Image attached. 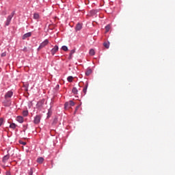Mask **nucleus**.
Returning a JSON list of instances; mask_svg holds the SVG:
<instances>
[{
  "label": "nucleus",
  "instance_id": "f257e3e1",
  "mask_svg": "<svg viewBox=\"0 0 175 175\" xmlns=\"http://www.w3.org/2000/svg\"><path fill=\"white\" fill-rule=\"evenodd\" d=\"M49 43V41L48 39H46L45 40H44V42H42L40 46L38 48V51H40L41 49H42L43 48H44L45 46H46Z\"/></svg>",
  "mask_w": 175,
  "mask_h": 175
},
{
  "label": "nucleus",
  "instance_id": "f03ea898",
  "mask_svg": "<svg viewBox=\"0 0 175 175\" xmlns=\"http://www.w3.org/2000/svg\"><path fill=\"white\" fill-rule=\"evenodd\" d=\"M58 51H59V46L55 45V46H54V48H53L51 50V53L52 55H54Z\"/></svg>",
  "mask_w": 175,
  "mask_h": 175
},
{
  "label": "nucleus",
  "instance_id": "7ed1b4c3",
  "mask_svg": "<svg viewBox=\"0 0 175 175\" xmlns=\"http://www.w3.org/2000/svg\"><path fill=\"white\" fill-rule=\"evenodd\" d=\"M13 96V92L12 91H8V92L5 93V99L10 98Z\"/></svg>",
  "mask_w": 175,
  "mask_h": 175
},
{
  "label": "nucleus",
  "instance_id": "20e7f679",
  "mask_svg": "<svg viewBox=\"0 0 175 175\" xmlns=\"http://www.w3.org/2000/svg\"><path fill=\"white\" fill-rule=\"evenodd\" d=\"M41 120V116H37L34 118V123L35 124H39Z\"/></svg>",
  "mask_w": 175,
  "mask_h": 175
},
{
  "label": "nucleus",
  "instance_id": "39448f33",
  "mask_svg": "<svg viewBox=\"0 0 175 175\" xmlns=\"http://www.w3.org/2000/svg\"><path fill=\"white\" fill-rule=\"evenodd\" d=\"M31 32H28L27 33H25L24 36H23V40H25L27 38L31 37Z\"/></svg>",
  "mask_w": 175,
  "mask_h": 175
},
{
  "label": "nucleus",
  "instance_id": "423d86ee",
  "mask_svg": "<svg viewBox=\"0 0 175 175\" xmlns=\"http://www.w3.org/2000/svg\"><path fill=\"white\" fill-rule=\"evenodd\" d=\"M9 159H10L9 154H6L5 157H3V159H2L3 163H6Z\"/></svg>",
  "mask_w": 175,
  "mask_h": 175
},
{
  "label": "nucleus",
  "instance_id": "0eeeda50",
  "mask_svg": "<svg viewBox=\"0 0 175 175\" xmlns=\"http://www.w3.org/2000/svg\"><path fill=\"white\" fill-rule=\"evenodd\" d=\"M81 28H82V24L78 23L76 25L75 29H76V31H80L81 29Z\"/></svg>",
  "mask_w": 175,
  "mask_h": 175
},
{
  "label": "nucleus",
  "instance_id": "6e6552de",
  "mask_svg": "<svg viewBox=\"0 0 175 175\" xmlns=\"http://www.w3.org/2000/svg\"><path fill=\"white\" fill-rule=\"evenodd\" d=\"M103 46H104L105 48L108 49H109V46H110V42H105L103 43Z\"/></svg>",
  "mask_w": 175,
  "mask_h": 175
},
{
  "label": "nucleus",
  "instance_id": "1a4fd4ad",
  "mask_svg": "<svg viewBox=\"0 0 175 175\" xmlns=\"http://www.w3.org/2000/svg\"><path fill=\"white\" fill-rule=\"evenodd\" d=\"M75 53V49H72L70 52V55H69V59H72V55Z\"/></svg>",
  "mask_w": 175,
  "mask_h": 175
},
{
  "label": "nucleus",
  "instance_id": "9d476101",
  "mask_svg": "<svg viewBox=\"0 0 175 175\" xmlns=\"http://www.w3.org/2000/svg\"><path fill=\"white\" fill-rule=\"evenodd\" d=\"M16 120L19 122V123H23V118L22 116H18L16 118Z\"/></svg>",
  "mask_w": 175,
  "mask_h": 175
},
{
  "label": "nucleus",
  "instance_id": "9b49d317",
  "mask_svg": "<svg viewBox=\"0 0 175 175\" xmlns=\"http://www.w3.org/2000/svg\"><path fill=\"white\" fill-rule=\"evenodd\" d=\"M98 13V10H93L90 11V14L92 16H95Z\"/></svg>",
  "mask_w": 175,
  "mask_h": 175
},
{
  "label": "nucleus",
  "instance_id": "f8f14e48",
  "mask_svg": "<svg viewBox=\"0 0 175 175\" xmlns=\"http://www.w3.org/2000/svg\"><path fill=\"white\" fill-rule=\"evenodd\" d=\"M110 29H111L110 25H107V26H105V33L109 32Z\"/></svg>",
  "mask_w": 175,
  "mask_h": 175
},
{
  "label": "nucleus",
  "instance_id": "ddd939ff",
  "mask_svg": "<svg viewBox=\"0 0 175 175\" xmlns=\"http://www.w3.org/2000/svg\"><path fill=\"white\" fill-rule=\"evenodd\" d=\"M17 125L15 123H12L10 125V128H11V129H16Z\"/></svg>",
  "mask_w": 175,
  "mask_h": 175
},
{
  "label": "nucleus",
  "instance_id": "4468645a",
  "mask_svg": "<svg viewBox=\"0 0 175 175\" xmlns=\"http://www.w3.org/2000/svg\"><path fill=\"white\" fill-rule=\"evenodd\" d=\"M72 92L74 94L77 95V94H78V90H77V88L74 87V88H72Z\"/></svg>",
  "mask_w": 175,
  "mask_h": 175
},
{
  "label": "nucleus",
  "instance_id": "2eb2a0df",
  "mask_svg": "<svg viewBox=\"0 0 175 175\" xmlns=\"http://www.w3.org/2000/svg\"><path fill=\"white\" fill-rule=\"evenodd\" d=\"M88 88V83H87L85 86L84 87V88L83 90V92H84L85 94H86Z\"/></svg>",
  "mask_w": 175,
  "mask_h": 175
},
{
  "label": "nucleus",
  "instance_id": "dca6fc26",
  "mask_svg": "<svg viewBox=\"0 0 175 175\" xmlns=\"http://www.w3.org/2000/svg\"><path fill=\"white\" fill-rule=\"evenodd\" d=\"M69 108H70V105H69V103H65V104H64V109H68Z\"/></svg>",
  "mask_w": 175,
  "mask_h": 175
},
{
  "label": "nucleus",
  "instance_id": "f3484780",
  "mask_svg": "<svg viewBox=\"0 0 175 175\" xmlns=\"http://www.w3.org/2000/svg\"><path fill=\"white\" fill-rule=\"evenodd\" d=\"M90 55L93 56L95 55V50L94 49H91L90 51Z\"/></svg>",
  "mask_w": 175,
  "mask_h": 175
},
{
  "label": "nucleus",
  "instance_id": "a211bd4d",
  "mask_svg": "<svg viewBox=\"0 0 175 175\" xmlns=\"http://www.w3.org/2000/svg\"><path fill=\"white\" fill-rule=\"evenodd\" d=\"M67 80L69 83H72L73 80V77L72 76H69L68 77Z\"/></svg>",
  "mask_w": 175,
  "mask_h": 175
},
{
  "label": "nucleus",
  "instance_id": "6ab92c4d",
  "mask_svg": "<svg viewBox=\"0 0 175 175\" xmlns=\"http://www.w3.org/2000/svg\"><path fill=\"white\" fill-rule=\"evenodd\" d=\"M44 161V159L40 157V158H38V160H37V162L39 163H42Z\"/></svg>",
  "mask_w": 175,
  "mask_h": 175
},
{
  "label": "nucleus",
  "instance_id": "aec40b11",
  "mask_svg": "<svg viewBox=\"0 0 175 175\" xmlns=\"http://www.w3.org/2000/svg\"><path fill=\"white\" fill-rule=\"evenodd\" d=\"M62 49L64 51H68V46H66V45H64L62 46Z\"/></svg>",
  "mask_w": 175,
  "mask_h": 175
},
{
  "label": "nucleus",
  "instance_id": "412c9836",
  "mask_svg": "<svg viewBox=\"0 0 175 175\" xmlns=\"http://www.w3.org/2000/svg\"><path fill=\"white\" fill-rule=\"evenodd\" d=\"M92 72V70L91 69H89L86 71L85 75L87 76H89Z\"/></svg>",
  "mask_w": 175,
  "mask_h": 175
},
{
  "label": "nucleus",
  "instance_id": "4be33fe9",
  "mask_svg": "<svg viewBox=\"0 0 175 175\" xmlns=\"http://www.w3.org/2000/svg\"><path fill=\"white\" fill-rule=\"evenodd\" d=\"M23 116H27L28 115V111H23Z\"/></svg>",
  "mask_w": 175,
  "mask_h": 175
},
{
  "label": "nucleus",
  "instance_id": "5701e85b",
  "mask_svg": "<svg viewBox=\"0 0 175 175\" xmlns=\"http://www.w3.org/2000/svg\"><path fill=\"white\" fill-rule=\"evenodd\" d=\"M33 18H34L35 19H38V18H39V14H34Z\"/></svg>",
  "mask_w": 175,
  "mask_h": 175
},
{
  "label": "nucleus",
  "instance_id": "b1692460",
  "mask_svg": "<svg viewBox=\"0 0 175 175\" xmlns=\"http://www.w3.org/2000/svg\"><path fill=\"white\" fill-rule=\"evenodd\" d=\"M10 22H11V21L7 19V20H6V22H5V25H6V26H8V25L10 24Z\"/></svg>",
  "mask_w": 175,
  "mask_h": 175
},
{
  "label": "nucleus",
  "instance_id": "393cba45",
  "mask_svg": "<svg viewBox=\"0 0 175 175\" xmlns=\"http://www.w3.org/2000/svg\"><path fill=\"white\" fill-rule=\"evenodd\" d=\"M6 55H7L6 52H3V53L1 54V57H5Z\"/></svg>",
  "mask_w": 175,
  "mask_h": 175
},
{
  "label": "nucleus",
  "instance_id": "a878e982",
  "mask_svg": "<svg viewBox=\"0 0 175 175\" xmlns=\"http://www.w3.org/2000/svg\"><path fill=\"white\" fill-rule=\"evenodd\" d=\"M70 107H73L75 105V103H73V101L70 100V103H69Z\"/></svg>",
  "mask_w": 175,
  "mask_h": 175
},
{
  "label": "nucleus",
  "instance_id": "bb28decb",
  "mask_svg": "<svg viewBox=\"0 0 175 175\" xmlns=\"http://www.w3.org/2000/svg\"><path fill=\"white\" fill-rule=\"evenodd\" d=\"M37 106H38V107H41L42 106V101H40L39 103H38Z\"/></svg>",
  "mask_w": 175,
  "mask_h": 175
},
{
  "label": "nucleus",
  "instance_id": "cd10ccee",
  "mask_svg": "<svg viewBox=\"0 0 175 175\" xmlns=\"http://www.w3.org/2000/svg\"><path fill=\"white\" fill-rule=\"evenodd\" d=\"M51 110H49L48 111V113H47V118H49L51 116Z\"/></svg>",
  "mask_w": 175,
  "mask_h": 175
},
{
  "label": "nucleus",
  "instance_id": "c85d7f7f",
  "mask_svg": "<svg viewBox=\"0 0 175 175\" xmlns=\"http://www.w3.org/2000/svg\"><path fill=\"white\" fill-rule=\"evenodd\" d=\"M3 119L0 118V126L3 124Z\"/></svg>",
  "mask_w": 175,
  "mask_h": 175
},
{
  "label": "nucleus",
  "instance_id": "c756f323",
  "mask_svg": "<svg viewBox=\"0 0 175 175\" xmlns=\"http://www.w3.org/2000/svg\"><path fill=\"white\" fill-rule=\"evenodd\" d=\"M12 18H13V17L10 16H8V18H7V19L11 21L12 19Z\"/></svg>",
  "mask_w": 175,
  "mask_h": 175
},
{
  "label": "nucleus",
  "instance_id": "7c9ffc66",
  "mask_svg": "<svg viewBox=\"0 0 175 175\" xmlns=\"http://www.w3.org/2000/svg\"><path fill=\"white\" fill-rule=\"evenodd\" d=\"M27 51H28V49L26 46L24 47V49H23V51H24V52H27Z\"/></svg>",
  "mask_w": 175,
  "mask_h": 175
},
{
  "label": "nucleus",
  "instance_id": "2f4dec72",
  "mask_svg": "<svg viewBox=\"0 0 175 175\" xmlns=\"http://www.w3.org/2000/svg\"><path fill=\"white\" fill-rule=\"evenodd\" d=\"M20 144L23 145V146L26 145V142H20Z\"/></svg>",
  "mask_w": 175,
  "mask_h": 175
},
{
  "label": "nucleus",
  "instance_id": "473e14b6",
  "mask_svg": "<svg viewBox=\"0 0 175 175\" xmlns=\"http://www.w3.org/2000/svg\"><path fill=\"white\" fill-rule=\"evenodd\" d=\"M14 15H15V12H13L10 16L13 18Z\"/></svg>",
  "mask_w": 175,
  "mask_h": 175
},
{
  "label": "nucleus",
  "instance_id": "72a5a7b5",
  "mask_svg": "<svg viewBox=\"0 0 175 175\" xmlns=\"http://www.w3.org/2000/svg\"><path fill=\"white\" fill-rule=\"evenodd\" d=\"M29 175H32L33 174V170L31 169L29 173Z\"/></svg>",
  "mask_w": 175,
  "mask_h": 175
},
{
  "label": "nucleus",
  "instance_id": "f704fd0d",
  "mask_svg": "<svg viewBox=\"0 0 175 175\" xmlns=\"http://www.w3.org/2000/svg\"><path fill=\"white\" fill-rule=\"evenodd\" d=\"M3 105L5 107H9L10 106V104H6L5 103H3Z\"/></svg>",
  "mask_w": 175,
  "mask_h": 175
},
{
  "label": "nucleus",
  "instance_id": "c9c22d12",
  "mask_svg": "<svg viewBox=\"0 0 175 175\" xmlns=\"http://www.w3.org/2000/svg\"><path fill=\"white\" fill-rule=\"evenodd\" d=\"M79 106H77V107H76L75 113H76V112H77V111L79 109Z\"/></svg>",
  "mask_w": 175,
  "mask_h": 175
},
{
  "label": "nucleus",
  "instance_id": "e433bc0d",
  "mask_svg": "<svg viewBox=\"0 0 175 175\" xmlns=\"http://www.w3.org/2000/svg\"><path fill=\"white\" fill-rule=\"evenodd\" d=\"M5 175H11V173L10 172H6Z\"/></svg>",
  "mask_w": 175,
  "mask_h": 175
}]
</instances>
